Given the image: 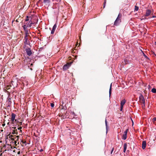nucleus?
<instances>
[{"instance_id":"5","label":"nucleus","mask_w":156,"mask_h":156,"mask_svg":"<svg viewBox=\"0 0 156 156\" xmlns=\"http://www.w3.org/2000/svg\"><path fill=\"white\" fill-rule=\"evenodd\" d=\"M127 131L128 129H127L124 131V134H123L122 137V139L125 140L126 139Z\"/></svg>"},{"instance_id":"30","label":"nucleus","mask_w":156,"mask_h":156,"mask_svg":"<svg viewBox=\"0 0 156 156\" xmlns=\"http://www.w3.org/2000/svg\"><path fill=\"white\" fill-rule=\"evenodd\" d=\"M16 138V137L15 138H12V137H11V139L12 140H14V141H15V139Z\"/></svg>"},{"instance_id":"45","label":"nucleus","mask_w":156,"mask_h":156,"mask_svg":"<svg viewBox=\"0 0 156 156\" xmlns=\"http://www.w3.org/2000/svg\"><path fill=\"white\" fill-rule=\"evenodd\" d=\"M2 153L0 154V156H2Z\"/></svg>"},{"instance_id":"48","label":"nucleus","mask_w":156,"mask_h":156,"mask_svg":"<svg viewBox=\"0 0 156 156\" xmlns=\"http://www.w3.org/2000/svg\"><path fill=\"white\" fill-rule=\"evenodd\" d=\"M17 122V120L16 119H15V122Z\"/></svg>"},{"instance_id":"23","label":"nucleus","mask_w":156,"mask_h":156,"mask_svg":"<svg viewBox=\"0 0 156 156\" xmlns=\"http://www.w3.org/2000/svg\"><path fill=\"white\" fill-rule=\"evenodd\" d=\"M29 20V17L28 16H27L26 17V18L25 20V21H28Z\"/></svg>"},{"instance_id":"27","label":"nucleus","mask_w":156,"mask_h":156,"mask_svg":"<svg viewBox=\"0 0 156 156\" xmlns=\"http://www.w3.org/2000/svg\"><path fill=\"white\" fill-rule=\"evenodd\" d=\"M153 122H154L155 121H156V118H154L152 119Z\"/></svg>"},{"instance_id":"35","label":"nucleus","mask_w":156,"mask_h":156,"mask_svg":"<svg viewBox=\"0 0 156 156\" xmlns=\"http://www.w3.org/2000/svg\"><path fill=\"white\" fill-rule=\"evenodd\" d=\"M11 133H10L7 136L6 139H7L8 138V136H10V134Z\"/></svg>"},{"instance_id":"24","label":"nucleus","mask_w":156,"mask_h":156,"mask_svg":"<svg viewBox=\"0 0 156 156\" xmlns=\"http://www.w3.org/2000/svg\"><path fill=\"white\" fill-rule=\"evenodd\" d=\"M10 86H9V85H7L6 86V89L7 90H9V89H10Z\"/></svg>"},{"instance_id":"9","label":"nucleus","mask_w":156,"mask_h":156,"mask_svg":"<svg viewBox=\"0 0 156 156\" xmlns=\"http://www.w3.org/2000/svg\"><path fill=\"white\" fill-rule=\"evenodd\" d=\"M151 13V10L149 9H148L146 10V14L145 15V16H149Z\"/></svg>"},{"instance_id":"43","label":"nucleus","mask_w":156,"mask_h":156,"mask_svg":"<svg viewBox=\"0 0 156 156\" xmlns=\"http://www.w3.org/2000/svg\"><path fill=\"white\" fill-rule=\"evenodd\" d=\"M20 151H19V152H18L17 154H20Z\"/></svg>"},{"instance_id":"21","label":"nucleus","mask_w":156,"mask_h":156,"mask_svg":"<svg viewBox=\"0 0 156 156\" xmlns=\"http://www.w3.org/2000/svg\"><path fill=\"white\" fill-rule=\"evenodd\" d=\"M122 16V14L120 13H119L118 15V16L117 18H119V19H120Z\"/></svg>"},{"instance_id":"18","label":"nucleus","mask_w":156,"mask_h":156,"mask_svg":"<svg viewBox=\"0 0 156 156\" xmlns=\"http://www.w3.org/2000/svg\"><path fill=\"white\" fill-rule=\"evenodd\" d=\"M151 91L153 93H156V89L154 88H153L151 90Z\"/></svg>"},{"instance_id":"2","label":"nucleus","mask_w":156,"mask_h":156,"mask_svg":"<svg viewBox=\"0 0 156 156\" xmlns=\"http://www.w3.org/2000/svg\"><path fill=\"white\" fill-rule=\"evenodd\" d=\"M139 98L140 102L143 104L145 107V100L143 95L142 94H140Z\"/></svg>"},{"instance_id":"38","label":"nucleus","mask_w":156,"mask_h":156,"mask_svg":"<svg viewBox=\"0 0 156 156\" xmlns=\"http://www.w3.org/2000/svg\"><path fill=\"white\" fill-rule=\"evenodd\" d=\"M26 26L25 25H24L23 26V28L25 29V27H26Z\"/></svg>"},{"instance_id":"54","label":"nucleus","mask_w":156,"mask_h":156,"mask_svg":"<svg viewBox=\"0 0 156 156\" xmlns=\"http://www.w3.org/2000/svg\"><path fill=\"white\" fill-rule=\"evenodd\" d=\"M143 108H144V107H145L144 106V105H143Z\"/></svg>"},{"instance_id":"22","label":"nucleus","mask_w":156,"mask_h":156,"mask_svg":"<svg viewBox=\"0 0 156 156\" xmlns=\"http://www.w3.org/2000/svg\"><path fill=\"white\" fill-rule=\"evenodd\" d=\"M106 0H105L104 2V6H103V8H105V4H106Z\"/></svg>"},{"instance_id":"16","label":"nucleus","mask_w":156,"mask_h":156,"mask_svg":"<svg viewBox=\"0 0 156 156\" xmlns=\"http://www.w3.org/2000/svg\"><path fill=\"white\" fill-rule=\"evenodd\" d=\"M112 84L111 83L110 86V87L109 90V96L111 95V91H112Z\"/></svg>"},{"instance_id":"32","label":"nucleus","mask_w":156,"mask_h":156,"mask_svg":"<svg viewBox=\"0 0 156 156\" xmlns=\"http://www.w3.org/2000/svg\"><path fill=\"white\" fill-rule=\"evenodd\" d=\"M143 54H144V57H145V58H148V59H149V58L147 57V56L146 55H145L144 54V53H143Z\"/></svg>"},{"instance_id":"50","label":"nucleus","mask_w":156,"mask_h":156,"mask_svg":"<svg viewBox=\"0 0 156 156\" xmlns=\"http://www.w3.org/2000/svg\"><path fill=\"white\" fill-rule=\"evenodd\" d=\"M114 148L113 147V148H112V151H113V150H114Z\"/></svg>"},{"instance_id":"36","label":"nucleus","mask_w":156,"mask_h":156,"mask_svg":"<svg viewBox=\"0 0 156 156\" xmlns=\"http://www.w3.org/2000/svg\"><path fill=\"white\" fill-rule=\"evenodd\" d=\"M72 115H75V113L74 112H71Z\"/></svg>"},{"instance_id":"49","label":"nucleus","mask_w":156,"mask_h":156,"mask_svg":"<svg viewBox=\"0 0 156 156\" xmlns=\"http://www.w3.org/2000/svg\"><path fill=\"white\" fill-rule=\"evenodd\" d=\"M113 151H112L111 152V154H112V153L113 152Z\"/></svg>"},{"instance_id":"14","label":"nucleus","mask_w":156,"mask_h":156,"mask_svg":"<svg viewBox=\"0 0 156 156\" xmlns=\"http://www.w3.org/2000/svg\"><path fill=\"white\" fill-rule=\"evenodd\" d=\"M16 83H14V82L13 81H12L10 84L9 85L10 87H12V86L13 87H14V85H15Z\"/></svg>"},{"instance_id":"57","label":"nucleus","mask_w":156,"mask_h":156,"mask_svg":"<svg viewBox=\"0 0 156 156\" xmlns=\"http://www.w3.org/2000/svg\"><path fill=\"white\" fill-rule=\"evenodd\" d=\"M63 108H64V107L63 106V108H62V109Z\"/></svg>"},{"instance_id":"26","label":"nucleus","mask_w":156,"mask_h":156,"mask_svg":"<svg viewBox=\"0 0 156 156\" xmlns=\"http://www.w3.org/2000/svg\"><path fill=\"white\" fill-rule=\"evenodd\" d=\"M51 107L53 108L54 106V104L53 103H51Z\"/></svg>"},{"instance_id":"42","label":"nucleus","mask_w":156,"mask_h":156,"mask_svg":"<svg viewBox=\"0 0 156 156\" xmlns=\"http://www.w3.org/2000/svg\"><path fill=\"white\" fill-rule=\"evenodd\" d=\"M16 21L17 22H19V21L18 20H16Z\"/></svg>"},{"instance_id":"47","label":"nucleus","mask_w":156,"mask_h":156,"mask_svg":"<svg viewBox=\"0 0 156 156\" xmlns=\"http://www.w3.org/2000/svg\"><path fill=\"white\" fill-rule=\"evenodd\" d=\"M22 142L23 143H24L25 142H24L23 140L22 141Z\"/></svg>"},{"instance_id":"4","label":"nucleus","mask_w":156,"mask_h":156,"mask_svg":"<svg viewBox=\"0 0 156 156\" xmlns=\"http://www.w3.org/2000/svg\"><path fill=\"white\" fill-rule=\"evenodd\" d=\"M25 51L27 55L28 56H30L31 55L32 52L30 48H26L25 50Z\"/></svg>"},{"instance_id":"12","label":"nucleus","mask_w":156,"mask_h":156,"mask_svg":"<svg viewBox=\"0 0 156 156\" xmlns=\"http://www.w3.org/2000/svg\"><path fill=\"white\" fill-rule=\"evenodd\" d=\"M16 116V115L15 114H14L13 113H12V114L11 115V119L15 120V119Z\"/></svg>"},{"instance_id":"52","label":"nucleus","mask_w":156,"mask_h":156,"mask_svg":"<svg viewBox=\"0 0 156 156\" xmlns=\"http://www.w3.org/2000/svg\"><path fill=\"white\" fill-rule=\"evenodd\" d=\"M20 131L21 132H22V130L21 129L20 130Z\"/></svg>"},{"instance_id":"55","label":"nucleus","mask_w":156,"mask_h":156,"mask_svg":"<svg viewBox=\"0 0 156 156\" xmlns=\"http://www.w3.org/2000/svg\"><path fill=\"white\" fill-rule=\"evenodd\" d=\"M4 117L5 118H6V116H5Z\"/></svg>"},{"instance_id":"17","label":"nucleus","mask_w":156,"mask_h":156,"mask_svg":"<svg viewBox=\"0 0 156 156\" xmlns=\"http://www.w3.org/2000/svg\"><path fill=\"white\" fill-rule=\"evenodd\" d=\"M105 126H106V133H107V128H108V125H107V122L106 120V119H105Z\"/></svg>"},{"instance_id":"13","label":"nucleus","mask_w":156,"mask_h":156,"mask_svg":"<svg viewBox=\"0 0 156 156\" xmlns=\"http://www.w3.org/2000/svg\"><path fill=\"white\" fill-rule=\"evenodd\" d=\"M123 147H124L123 152H125L126 151V148H127V144L126 143H125L123 144Z\"/></svg>"},{"instance_id":"51","label":"nucleus","mask_w":156,"mask_h":156,"mask_svg":"<svg viewBox=\"0 0 156 156\" xmlns=\"http://www.w3.org/2000/svg\"><path fill=\"white\" fill-rule=\"evenodd\" d=\"M9 122H8V123H7V125H9Z\"/></svg>"},{"instance_id":"8","label":"nucleus","mask_w":156,"mask_h":156,"mask_svg":"<svg viewBox=\"0 0 156 156\" xmlns=\"http://www.w3.org/2000/svg\"><path fill=\"white\" fill-rule=\"evenodd\" d=\"M57 26L56 24H55L53 27L51 31V34H53L54 33L56 29Z\"/></svg>"},{"instance_id":"28","label":"nucleus","mask_w":156,"mask_h":156,"mask_svg":"<svg viewBox=\"0 0 156 156\" xmlns=\"http://www.w3.org/2000/svg\"><path fill=\"white\" fill-rule=\"evenodd\" d=\"M123 106L121 105L120 110L121 111H122V109H123Z\"/></svg>"},{"instance_id":"1","label":"nucleus","mask_w":156,"mask_h":156,"mask_svg":"<svg viewBox=\"0 0 156 156\" xmlns=\"http://www.w3.org/2000/svg\"><path fill=\"white\" fill-rule=\"evenodd\" d=\"M29 37L31 38L29 36L28 33L26 32V35L25 37V41L24 42V43L25 44L30 45V44L29 41L28 40Z\"/></svg>"},{"instance_id":"46","label":"nucleus","mask_w":156,"mask_h":156,"mask_svg":"<svg viewBox=\"0 0 156 156\" xmlns=\"http://www.w3.org/2000/svg\"><path fill=\"white\" fill-rule=\"evenodd\" d=\"M72 53H74V50H72Z\"/></svg>"},{"instance_id":"29","label":"nucleus","mask_w":156,"mask_h":156,"mask_svg":"<svg viewBox=\"0 0 156 156\" xmlns=\"http://www.w3.org/2000/svg\"><path fill=\"white\" fill-rule=\"evenodd\" d=\"M34 24V23H33L32 22H31L29 24V27H30L32 26V24Z\"/></svg>"},{"instance_id":"3","label":"nucleus","mask_w":156,"mask_h":156,"mask_svg":"<svg viewBox=\"0 0 156 156\" xmlns=\"http://www.w3.org/2000/svg\"><path fill=\"white\" fill-rule=\"evenodd\" d=\"M71 66V64L69 63H67L65 65L63 66L62 69L63 70L65 71L68 69L69 67Z\"/></svg>"},{"instance_id":"53","label":"nucleus","mask_w":156,"mask_h":156,"mask_svg":"<svg viewBox=\"0 0 156 156\" xmlns=\"http://www.w3.org/2000/svg\"><path fill=\"white\" fill-rule=\"evenodd\" d=\"M30 69L31 70H33V69H32L31 68H30Z\"/></svg>"},{"instance_id":"56","label":"nucleus","mask_w":156,"mask_h":156,"mask_svg":"<svg viewBox=\"0 0 156 156\" xmlns=\"http://www.w3.org/2000/svg\"><path fill=\"white\" fill-rule=\"evenodd\" d=\"M22 122H20V123H21V125L22 124Z\"/></svg>"},{"instance_id":"34","label":"nucleus","mask_w":156,"mask_h":156,"mask_svg":"<svg viewBox=\"0 0 156 156\" xmlns=\"http://www.w3.org/2000/svg\"><path fill=\"white\" fill-rule=\"evenodd\" d=\"M22 128V127H19L18 128V129L19 130H20Z\"/></svg>"},{"instance_id":"31","label":"nucleus","mask_w":156,"mask_h":156,"mask_svg":"<svg viewBox=\"0 0 156 156\" xmlns=\"http://www.w3.org/2000/svg\"><path fill=\"white\" fill-rule=\"evenodd\" d=\"M8 100V101H9V102H11V99L10 98H9Z\"/></svg>"},{"instance_id":"11","label":"nucleus","mask_w":156,"mask_h":156,"mask_svg":"<svg viewBox=\"0 0 156 156\" xmlns=\"http://www.w3.org/2000/svg\"><path fill=\"white\" fill-rule=\"evenodd\" d=\"M126 100L125 99L122 100L121 102V105L123 106L126 103Z\"/></svg>"},{"instance_id":"39","label":"nucleus","mask_w":156,"mask_h":156,"mask_svg":"<svg viewBox=\"0 0 156 156\" xmlns=\"http://www.w3.org/2000/svg\"><path fill=\"white\" fill-rule=\"evenodd\" d=\"M5 124L4 123V124H3L2 125V126H5Z\"/></svg>"},{"instance_id":"59","label":"nucleus","mask_w":156,"mask_h":156,"mask_svg":"<svg viewBox=\"0 0 156 156\" xmlns=\"http://www.w3.org/2000/svg\"><path fill=\"white\" fill-rule=\"evenodd\" d=\"M155 44H156V41L155 42Z\"/></svg>"},{"instance_id":"33","label":"nucleus","mask_w":156,"mask_h":156,"mask_svg":"<svg viewBox=\"0 0 156 156\" xmlns=\"http://www.w3.org/2000/svg\"><path fill=\"white\" fill-rule=\"evenodd\" d=\"M13 136H13V135H10V136H9V138H10V139H11V137L12 138V137H13Z\"/></svg>"},{"instance_id":"19","label":"nucleus","mask_w":156,"mask_h":156,"mask_svg":"<svg viewBox=\"0 0 156 156\" xmlns=\"http://www.w3.org/2000/svg\"><path fill=\"white\" fill-rule=\"evenodd\" d=\"M135 11H137L139 9V7L138 6H137L136 5L135 6Z\"/></svg>"},{"instance_id":"6","label":"nucleus","mask_w":156,"mask_h":156,"mask_svg":"<svg viewBox=\"0 0 156 156\" xmlns=\"http://www.w3.org/2000/svg\"><path fill=\"white\" fill-rule=\"evenodd\" d=\"M121 22V19L117 18L114 22V25L117 26Z\"/></svg>"},{"instance_id":"10","label":"nucleus","mask_w":156,"mask_h":156,"mask_svg":"<svg viewBox=\"0 0 156 156\" xmlns=\"http://www.w3.org/2000/svg\"><path fill=\"white\" fill-rule=\"evenodd\" d=\"M20 136H16V138H17L16 140L15 141V146H16L17 144H16L17 141H18L19 140V138Z\"/></svg>"},{"instance_id":"40","label":"nucleus","mask_w":156,"mask_h":156,"mask_svg":"<svg viewBox=\"0 0 156 156\" xmlns=\"http://www.w3.org/2000/svg\"><path fill=\"white\" fill-rule=\"evenodd\" d=\"M15 22V20H13L12 22V23L13 24V22Z\"/></svg>"},{"instance_id":"20","label":"nucleus","mask_w":156,"mask_h":156,"mask_svg":"<svg viewBox=\"0 0 156 156\" xmlns=\"http://www.w3.org/2000/svg\"><path fill=\"white\" fill-rule=\"evenodd\" d=\"M43 2L44 3H48L49 2V0H44Z\"/></svg>"},{"instance_id":"41","label":"nucleus","mask_w":156,"mask_h":156,"mask_svg":"<svg viewBox=\"0 0 156 156\" xmlns=\"http://www.w3.org/2000/svg\"><path fill=\"white\" fill-rule=\"evenodd\" d=\"M43 151V150L42 149H41V150H40V151L41 152L42 151Z\"/></svg>"},{"instance_id":"7","label":"nucleus","mask_w":156,"mask_h":156,"mask_svg":"<svg viewBox=\"0 0 156 156\" xmlns=\"http://www.w3.org/2000/svg\"><path fill=\"white\" fill-rule=\"evenodd\" d=\"M146 146V141H143L142 144V147L143 149L145 148Z\"/></svg>"},{"instance_id":"44","label":"nucleus","mask_w":156,"mask_h":156,"mask_svg":"<svg viewBox=\"0 0 156 156\" xmlns=\"http://www.w3.org/2000/svg\"><path fill=\"white\" fill-rule=\"evenodd\" d=\"M33 65V64L32 63L30 65V66H29V67H31V66H32Z\"/></svg>"},{"instance_id":"15","label":"nucleus","mask_w":156,"mask_h":156,"mask_svg":"<svg viewBox=\"0 0 156 156\" xmlns=\"http://www.w3.org/2000/svg\"><path fill=\"white\" fill-rule=\"evenodd\" d=\"M12 134H16V135L18 134V132L17 129H15L13 130V132L12 133Z\"/></svg>"},{"instance_id":"37","label":"nucleus","mask_w":156,"mask_h":156,"mask_svg":"<svg viewBox=\"0 0 156 156\" xmlns=\"http://www.w3.org/2000/svg\"><path fill=\"white\" fill-rule=\"evenodd\" d=\"M12 129H13L14 130L15 129H16V127H12Z\"/></svg>"},{"instance_id":"58","label":"nucleus","mask_w":156,"mask_h":156,"mask_svg":"<svg viewBox=\"0 0 156 156\" xmlns=\"http://www.w3.org/2000/svg\"><path fill=\"white\" fill-rule=\"evenodd\" d=\"M17 143H18V144H19V142Z\"/></svg>"},{"instance_id":"25","label":"nucleus","mask_w":156,"mask_h":156,"mask_svg":"<svg viewBox=\"0 0 156 156\" xmlns=\"http://www.w3.org/2000/svg\"><path fill=\"white\" fill-rule=\"evenodd\" d=\"M11 121L12 122V123L13 124L15 122V120L11 119Z\"/></svg>"}]
</instances>
